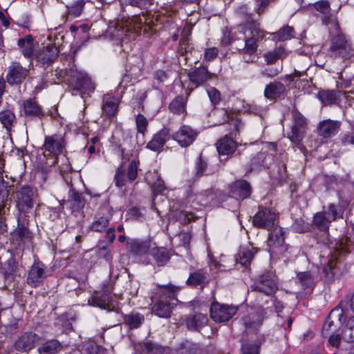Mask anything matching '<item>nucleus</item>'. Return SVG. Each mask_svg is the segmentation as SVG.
I'll return each instance as SVG.
<instances>
[{"label": "nucleus", "instance_id": "13", "mask_svg": "<svg viewBox=\"0 0 354 354\" xmlns=\"http://www.w3.org/2000/svg\"><path fill=\"white\" fill-rule=\"evenodd\" d=\"M111 291L112 288L109 285H104L102 292H95L88 302L94 306L110 310L113 298Z\"/></svg>", "mask_w": 354, "mask_h": 354}, {"label": "nucleus", "instance_id": "51", "mask_svg": "<svg viewBox=\"0 0 354 354\" xmlns=\"http://www.w3.org/2000/svg\"><path fill=\"white\" fill-rule=\"evenodd\" d=\"M304 134V129L292 127L290 132L288 133V138L293 144L299 145L301 142Z\"/></svg>", "mask_w": 354, "mask_h": 354}, {"label": "nucleus", "instance_id": "24", "mask_svg": "<svg viewBox=\"0 0 354 354\" xmlns=\"http://www.w3.org/2000/svg\"><path fill=\"white\" fill-rule=\"evenodd\" d=\"M341 122L337 120H325L320 122L317 127L318 134L328 138L336 135L340 129Z\"/></svg>", "mask_w": 354, "mask_h": 354}, {"label": "nucleus", "instance_id": "21", "mask_svg": "<svg viewBox=\"0 0 354 354\" xmlns=\"http://www.w3.org/2000/svg\"><path fill=\"white\" fill-rule=\"evenodd\" d=\"M19 267L15 258L8 259L0 268V273L3 275L6 283L14 282L18 275Z\"/></svg>", "mask_w": 354, "mask_h": 354}, {"label": "nucleus", "instance_id": "55", "mask_svg": "<svg viewBox=\"0 0 354 354\" xmlns=\"http://www.w3.org/2000/svg\"><path fill=\"white\" fill-rule=\"evenodd\" d=\"M136 128L138 133L145 134L148 127L147 119L142 114H138L136 118Z\"/></svg>", "mask_w": 354, "mask_h": 354}, {"label": "nucleus", "instance_id": "41", "mask_svg": "<svg viewBox=\"0 0 354 354\" xmlns=\"http://www.w3.org/2000/svg\"><path fill=\"white\" fill-rule=\"evenodd\" d=\"M264 341L265 338L262 337L254 343H243L240 348V354H260L261 346Z\"/></svg>", "mask_w": 354, "mask_h": 354}, {"label": "nucleus", "instance_id": "54", "mask_svg": "<svg viewBox=\"0 0 354 354\" xmlns=\"http://www.w3.org/2000/svg\"><path fill=\"white\" fill-rule=\"evenodd\" d=\"M314 8L322 15L328 14L330 11V3L328 0H320L313 3Z\"/></svg>", "mask_w": 354, "mask_h": 354}, {"label": "nucleus", "instance_id": "30", "mask_svg": "<svg viewBox=\"0 0 354 354\" xmlns=\"http://www.w3.org/2000/svg\"><path fill=\"white\" fill-rule=\"evenodd\" d=\"M127 248L135 255L141 256L148 252L151 248L149 240L130 239L127 242Z\"/></svg>", "mask_w": 354, "mask_h": 354}, {"label": "nucleus", "instance_id": "4", "mask_svg": "<svg viewBox=\"0 0 354 354\" xmlns=\"http://www.w3.org/2000/svg\"><path fill=\"white\" fill-rule=\"evenodd\" d=\"M227 122L230 125L229 135H225L220 138L216 143L218 153L220 156H230L237 148V143L232 137H236L239 132V127L241 122L238 118H230Z\"/></svg>", "mask_w": 354, "mask_h": 354}, {"label": "nucleus", "instance_id": "37", "mask_svg": "<svg viewBox=\"0 0 354 354\" xmlns=\"http://www.w3.org/2000/svg\"><path fill=\"white\" fill-rule=\"evenodd\" d=\"M21 53L26 58H31L34 55V41L32 37L29 35L24 38L19 39L17 43Z\"/></svg>", "mask_w": 354, "mask_h": 354}, {"label": "nucleus", "instance_id": "62", "mask_svg": "<svg viewBox=\"0 0 354 354\" xmlns=\"http://www.w3.org/2000/svg\"><path fill=\"white\" fill-rule=\"evenodd\" d=\"M337 260L335 259H329L327 261V265L324 268V272L325 274V277L328 279H330L333 277V269L335 266Z\"/></svg>", "mask_w": 354, "mask_h": 354}, {"label": "nucleus", "instance_id": "5", "mask_svg": "<svg viewBox=\"0 0 354 354\" xmlns=\"http://www.w3.org/2000/svg\"><path fill=\"white\" fill-rule=\"evenodd\" d=\"M67 73L69 77V85L73 90L80 93H85L94 90L95 87L86 73L77 70L75 67H72Z\"/></svg>", "mask_w": 354, "mask_h": 354}, {"label": "nucleus", "instance_id": "52", "mask_svg": "<svg viewBox=\"0 0 354 354\" xmlns=\"http://www.w3.org/2000/svg\"><path fill=\"white\" fill-rule=\"evenodd\" d=\"M199 349L196 344L186 342L177 350V354H198Z\"/></svg>", "mask_w": 354, "mask_h": 354}, {"label": "nucleus", "instance_id": "46", "mask_svg": "<svg viewBox=\"0 0 354 354\" xmlns=\"http://www.w3.org/2000/svg\"><path fill=\"white\" fill-rule=\"evenodd\" d=\"M342 339L347 344H352L354 342V316L347 320L342 331Z\"/></svg>", "mask_w": 354, "mask_h": 354}, {"label": "nucleus", "instance_id": "59", "mask_svg": "<svg viewBox=\"0 0 354 354\" xmlns=\"http://www.w3.org/2000/svg\"><path fill=\"white\" fill-rule=\"evenodd\" d=\"M292 117L293 124L292 127L304 129L306 125V118L299 112L293 113Z\"/></svg>", "mask_w": 354, "mask_h": 354}, {"label": "nucleus", "instance_id": "15", "mask_svg": "<svg viewBox=\"0 0 354 354\" xmlns=\"http://www.w3.org/2000/svg\"><path fill=\"white\" fill-rule=\"evenodd\" d=\"M197 136L198 133L195 129L184 124L172 135V138L182 147H187L193 143Z\"/></svg>", "mask_w": 354, "mask_h": 354}, {"label": "nucleus", "instance_id": "50", "mask_svg": "<svg viewBox=\"0 0 354 354\" xmlns=\"http://www.w3.org/2000/svg\"><path fill=\"white\" fill-rule=\"evenodd\" d=\"M85 1L84 0H77L69 5L66 6L68 12L74 17L80 16L84 8Z\"/></svg>", "mask_w": 354, "mask_h": 354}, {"label": "nucleus", "instance_id": "44", "mask_svg": "<svg viewBox=\"0 0 354 354\" xmlns=\"http://www.w3.org/2000/svg\"><path fill=\"white\" fill-rule=\"evenodd\" d=\"M68 201L76 210L82 209L85 205V201L82 194L76 192L75 189H70Z\"/></svg>", "mask_w": 354, "mask_h": 354}, {"label": "nucleus", "instance_id": "39", "mask_svg": "<svg viewBox=\"0 0 354 354\" xmlns=\"http://www.w3.org/2000/svg\"><path fill=\"white\" fill-rule=\"evenodd\" d=\"M151 255L159 266H165L170 259L169 253L165 248H152Z\"/></svg>", "mask_w": 354, "mask_h": 354}, {"label": "nucleus", "instance_id": "16", "mask_svg": "<svg viewBox=\"0 0 354 354\" xmlns=\"http://www.w3.org/2000/svg\"><path fill=\"white\" fill-rule=\"evenodd\" d=\"M251 289L270 295L276 291L277 287L271 276L268 273H265L259 277L257 281L251 286Z\"/></svg>", "mask_w": 354, "mask_h": 354}, {"label": "nucleus", "instance_id": "8", "mask_svg": "<svg viewBox=\"0 0 354 354\" xmlns=\"http://www.w3.org/2000/svg\"><path fill=\"white\" fill-rule=\"evenodd\" d=\"M337 218V207L330 203L327 210L317 212L313 217V224L319 230L328 232L332 221Z\"/></svg>", "mask_w": 354, "mask_h": 354}, {"label": "nucleus", "instance_id": "33", "mask_svg": "<svg viewBox=\"0 0 354 354\" xmlns=\"http://www.w3.org/2000/svg\"><path fill=\"white\" fill-rule=\"evenodd\" d=\"M286 91L285 85L280 82H273L268 84L264 90V96L270 100L279 97Z\"/></svg>", "mask_w": 354, "mask_h": 354}, {"label": "nucleus", "instance_id": "53", "mask_svg": "<svg viewBox=\"0 0 354 354\" xmlns=\"http://www.w3.org/2000/svg\"><path fill=\"white\" fill-rule=\"evenodd\" d=\"M115 184L118 187H122L126 185L127 180H128L125 170L122 167H120L118 168L115 177Z\"/></svg>", "mask_w": 354, "mask_h": 354}, {"label": "nucleus", "instance_id": "60", "mask_svg": "<svg viewBox=\"0 0 354 354\" xmlns=\"http://www.w3.org/2000/svg\"><path fill=\"white\" fill-rule=\"evenodd\" d=\"M340 140L344 146L354 145V125L352 127L351 132L345 133L340 136Z\"/></svg>", "mask_w": 354, "mask_h": 354}, {"label": "nucleus", "instance_id": "3", "mask_svg": "<svg viewBox=\"0 0 354 354\" xmlns=\"http://www.w3.org/2000/svg\"><path fill=\"white\" fill-rule=\"evenodd\" d=\"M180 286L169 283L157 285L151 296L153 303L151 313L160 318L167 319L171 315L174 304L171 301L176 300Z\"/></svg>", "mask_w": 354, "mask_h": 354}, {"label": "nucleus", "instance_id": "45", "mask_svg": "<svg viewBox=\"0 0 354 354\" xmlns=\"http://www.w3.org/2000/svg\"><path fill=\"white\" fill-rule=\"evenodd\" d=\"M14 235L17 236L19 239L23 242L29 241L32 239V234L29 229L26 227V223H20V218H18V225L14 232Z\"/></svg>", "mask_w": 354, "mask_h": 354}, {"label": "nucleus", "instance_id": "31", "mask_svg": "<svg viewBox=\"0 0 354 354\" xmlns=\"http://www.w3.org/2000/svg\"><path fill=\"white\" fill-rule=\"evenodd\" d=\"M344 320V310L342 308L336 307L329 313L326 322L323 326L324 330H330L333 326L337 328L338 325L342 324ZM335 328H333L334 330Z\"/></svg>", "mask_w": 354, "mask_h": 354}, {"label": "nucleus", "instance_id": "18", "mask_svg": "<svg viewBox=\"0 0 354 354\" xmlns=\"http://www.w3.org/2000/svg\"><path fill=\"white\" fill-rule=\"evenodd\" d=\"M21 113V115L30 120L35 118L41 119L44 115L41 106L39 105L35 99L32 98L25 100L23 102Z\"/></svg>", "mask_w": 354, "mask_h": 354}, {"label": "nucleus", "instance_id": "63", "mask_svg": "<svg viewBox=\"0 0 354 354\" xmlns=\"http://www.w3.org/2000/svg\"><path fill=\"white\" fill-rule=\"evenodd\" d=\"M149 183L151 185V188L156 194H161L165 189L164 181L158 177L156 181L149 182Z\"/></svg>", "mask_w": 354, "mask_h": 354}, {"label": "nucleus", "instance_id": "29", "mask_svg": "<svg viewBox=\"0 0 354 354\" xmlns=\"http://www.w3.org/2000/svg\"><path fill=\"white\" fill-rule=\"evenodd\" d=\"M328 343L337 351L334 354H353L354 348L353 344H347L344 340L342 342L339 335H332L328 338Z\"/></svg>", "mask_w": 354, "mask_h": 354}, {"label": "nucleus", "instance_id": "12", "mask_svg": "<svg viewBox=\"0 0 354 354\" xmlns=\"http://www.w3.org/2000/svg\"><path fill=\"white\" fill-rule=\"evenodd\" d=\"M47 277L45 265L40 262H35L30 267L26 279L27 283L31 287H37Z\"/></svg>", "mask_w": 354, "mask_h": 354}, {"label": "nucleus", "instance_id": "2", "mask_svg": "<svg viewBox=\"0 0 354 354\" xmlns=\"http://www.w3.org/2000/svg\"><path fill=\"white\" fill-rule=\"evenodd\" d=\"M142 30L145 33L149 32L151 30L144 15L118 19L109 26L107 33L118 40H123L125 38L134 39Z\"/></svg>", "mask_w": 354, "mask_h": 354}, {"label": "nucleus", "instance_id": "58", "mask_svg": "<svg viewBox=\"0 0 354 354\" xmlns=\"http://www.w3.org/2000/svg\"><path fill=\"white\" fill-rule=\"evenodd\" d=\"M145 354H162V349L151 342H145L142 346Z\"/></svg>", "mask_w": 354, "mask_h": 354}, {"label": "nucleus", "instance_id": "20", "mask_svg": "<svg viewBox=\"0 0 354 354\" xmlns=\"http://www.w3.org/2000/svg\"><path fill=\"white\" fill-rule=\"evenodd\" d=\"M33 192L29 187H23L16 192L17 206L20 212L32 207Z\"/></svg>", "mask_w": 354, "mask_h": 354}, {"label": "nucleus", "instance_id": "48", "mask_svg": "<svg viewBox=\"0 0 354 354\" xmlns=\"http://www.w3.org/2000/svg\"><path fill=\"white\" fill-rule=\"evenodd\" d=\"M272 35L278 41H286L294 37V29L289 26H285Z\"/></svg>", "mask_w": 354, "mask_h": 354}, {"label": "nucleus", "instance_id": "47", "mask_svg": "<svg viewBox=\"0 0 354 354\" xmlns=\"http://www.w3.org/2000/svg\"><path fill=\"white\" fill-rule=\"evenodd\" d=\"M186 100L183 96L176 97L169 104V110L174 114H181L185 111Z\"/></svg>", "mask_w": 354, "mask_h": 354}, {"label": "nucleus", "instance_id": "38", "mask_svg": "<svg viewBox=\"0 0 354 354\" xmlns=\"http://www.w3.org/2000/svg\"><path fill=\"white\" fill-rule=\"evenodd\" d=\"M288 53L283 47L279 46L272 50L268 51L263 54V57L268 65H270L276 62L279 59H283L287 56Z\"/></svg>", "mask_w": 354, "mask_h": 354}, {"label": "nucleus", "instance_id": "10", "mask_svg": "<svg viewBox=\"0 0 354 354\" xmlns=\"http://www.w3.org/2000/svg\"><path fill=\"white\" fill-rule=\"evenodd\" d=\"M276 214L269 208H260L259 212L254 216L253 224L254 226L266 229L269 231L274 227Z\"/></svg>", "mask_w": 354, "mask_h": 354}, {"label": "nucleus", "instance_id": "56", "mask_svg": "<svg viewBox=\"0 0 354 354\" xmlns=\"http://www.w3.org/2000/svg\"><path fill=\"white\" fill-rule=\"evenodd\" d=\"M138 161L133 160L129 165L127 170V179L130 182H133L138 176Z\"/></svg>", "mask_w": 354, "mask_h": 354}, {"label": "nucleus", "instance_id": "11", "mask_svg": "<svg viewBox=\"0 0 354 354\" xmlns=\"http://www.w3.org/2000/svg\"><path fill=\"white\" fill-rule=\"evenodd\" d=\"M65 147V140L60 135H53L45 138L43 145L44 155L57 156L63 152Z\"/></svg>", "mask_w": 354, "mask_h": 354}, {"label": "nucleus", "instance_id": "6", "mask_svg": "<svg viewBox=\"0 0 354 354\" xmlns=\"http://www.w3.org/2000/svg\"><path fill=\"white\" fill-rule=\"evenodd\" d=\"M329 54L333 57H348L352 53L351 43L343 33H338L331 38Z\"/></svg>", "mask_w": 354, "mask_h": 354}, {"label": "nucleus", "instance_id": "7", "mask_svg": "<svg viewBox=\"0 0 354 354\" xmlns=\"http://www.w3.org/2000/svg\"><path fill=\"white\" fill-rule=\"evenodd\" d=\"M284 231L280 227H275L269 234L268 245L271 255H283L288 250L285 245Z\"/></svg>", "mask_w": 354, "mask_h": 354}, {"label": "nucleus", "instance_id": "27", "mask_svg": "<svg viewBox=\"0 0 354 354\" xmlns=\"http://www.w3.org/2000/svg\"><path fill=\"white\" fill-rule=\"evenodd\" d=\"M59 50L53 44L47 45L41 49L36 55L37 61L43 64H49L53 62L57 57Z\"/></svg>", "mask_w": 354, "mask_h": 354}, {"label": "nucleus", "instance_id": "19", "mask_svg": "<svg viewBox=\"0 0 354 354\" xmlns=\"http://www.w3.org/2000/svg\"><path fill=\"white\" fill-rule=\"evenodd\" d=\"M245 329L247 333H254L259 330L263 324V310H255L245 316L243 319Z\"/></svg>", "mask_w": 354, "mask_h": 354}, {"label": "nucleus", "instance_id": "26", "mask_svg": "<svg viewBox=\"0 0 354 354\" xmlns=\"http://www.w3.org/2000/svg\"><path fill=\"white\" fill-rule=\"evenodd\" d=\"M189 81L195 87L203 85L208 80L212 79V75L204 66L194 68L188 74Z\"/></svg>", "mask_w": 354, "mask_h": 354}, {"label": "nucleus", "instance_id": "64", "mask_svg": "<svg viewBox=\"0 0 354 354\" xmlns=\"http://www.w3.org/2000/svg\"><path fill=\"white\" fill-rule=\"evenodd\" d=\"M218 53V50L215 48H209L205 50L204 58L207 62H211L214 59Z\"/></svg>", "mask_w": 354, "mask_h": 354}, {"label": "nucleus", "instance_id": "57", "mask_svg": "<svg viewBox=\"0 0 354 354\" xmlns=\"http://www.w3.org/2000/svg\"><path fill=\"white\" fill-rule=\"evenodd\" d=\"M206 91L212 105L216 106L218 104L221 99L220 92L214 87L211 86L207 87Z\"/></svg>", "mask_w": 354, "mask_h": 354}, {"label": "nucleus", "instance_id": "25", "mask_svg": "<svg viewBox=\"0 0 354 354\" xmlns=\"http://www.w3.org/2000/svg\"><path fill=\"white\" fill-rule=\"evenodd\" d=\"M230 192L232 197L243 200L250 196L251 187L246 180H239L230 185Z\"/></svg>", "mask_w": 354, "mask_h": 354}, {"label": "nucleus", "instance_id": "1", "mask_svg": "<svg viewBox=\"0 0 354 354\" xmlns=\"http://www.w3.org/2000/svg\"><path fill=\"white\" fill-rule=\"evenodd\" d=\"M268 32L261 28L260 23L248 19L245 24H242L236 27V35H242L241 37L234 39L235 48L241 55H253L258 50L259 42L262 41Z\"/></svg>", "mask_w": 354, "mask_h": 354}, {"label": "nucleus", "instance_id": "42", "mask_svg": "<svg viewBox=\"0 0 354 354\" xmlns=\"http://www.w3.org/2000/svg\"><path fill=\"white\" fill-rule=\"evenodd\" d=\"M296 279L298 283L304 290H307V292L312 290V287L314 284V278L310 272H299L297 274Z\"/></svg>", "mask_w": 354, "mask_h": 354}, {"label": "nucleus", "instance_id": "43", "mask_svg": "<svg viewBox=\"0 0 354 354\" xmlns=\"http://www.w3.org/2000/svg\"><path fill=\"white\" fill-rule=\"evenodd\" d=\"M339 93V91L335 90H324L318 93V97L325 105L333 104L337 102Z\"/></svg>", "mask_w": 354, "mask_h": 354}, {"label": "nucleus", "instance_id": "34", "mask_svg": "<svg viewBox=\"0 0 354 354\" xmlns=\"http://www.w3.org/2000/svg\"><path fill=\"white\" fill-rule=\"evenodd\" d=\"M208 322L207 317L202 313H198L186 318L187 327L190 330H199L205 326Z\"/></svg>", "mask_w": 354, "mask_h": 354}, {"label": "nucleus", "instance_id": "14", "mask_svg": "<svg viewBox=\"0 0 354 354\" xmlns=\"http://www.w3.org/2000/svg\"><path fill=\"white\" fill-rule=\"evenodd\" d=\"M39 339V337L36 333L25 332L17 337L14 344V348L20 353H28L35 347Z\"/></svg>", "mask_w": 354, "mask_h": 354}, {"label": "nucleus", "instance_id": "40", "mask_svg": "<svg viewBox=\"0 0 354 354\" xmlns=\"http://www.w3.org/2000/svg\"><path fill=\"white\" fill-rule=\"evenodd\" d=\"M207 280V272L203 269H199L191 273L186 281L188 286H196L204 283Z\"/></svg>", "mask_w": 354, "mask_h": 354}, {"label": "nucleus", "instance_id": "9", "mask_svg": "<svg viewBox=\"0 0 354 354\" xmlns=\"http://www.w3.org/2000/svg\"><path fill=\"white\" fill-rule=\"evenodd\" d=\"M237 310V306L214 302L210 308V315L216 322H225L229 321Z\"/></svg>", "mask_w": 354, "mask_h": 354}, {"label": "nucleus", "instance_id": "35", "mask_svg": "<svg viewBox=\"0 0 354 354\" xmlns=\"http://www.w3.org/2000/svg\"><path fill=\"white\" fill-rule=\"evenodd\" d=\"M124 324L130 329L139 328L145 321V316L138 312L133 311L123 315Z\"/></svg>", "mask_w": 354, "mask_h": 354}, {"label": "nucleus", "instance_id": "22", "mask_svg": "<svg viewBox=\"0 0 354 354\" xmlns=\"http://www.w3.org/2000/svg\"><path fill=\"white\" fill-rule=\"evenodd\" d=\"M28 71L21 66L19 63L14 62L9 67V71L6 76L9 84H19L26 78Z\"/></svg>", "mask_w": 354, "mask_h": 354}, {"label": "nucleus", "instance_id": "23", "mask_svg": "<svg viewBox=\"0 0 354 354\" xmlns=\"http://www.w3.org/2000/svg\"><path fill=\"white\" fill-rule=\"evenodd\" d=\"M171 138L170 130L168 128H162L156 133L153 138L147 143V148L153 151H159L162 149L166 142Z\"/></svg>", "mask_w": 354, "mask_h": 354}, {"label": "nucleus", "instance_id": "36", "mask_svg": "<svg viewBox=\"0 0 354 354\" xmlns=\"http://www.w3.org/2000/svg\"><path fill=\"white\" fill-rule=\"evenodd\" d=\"M62 349V344L57 339H50L43 343L37 348L39 354H57Z\"/></svg>", "mask_w": 354, "mask_h": 354}, {"label": "nucleus", "instance_id": "61", "mask_svg": "<svg viewBox=\"0 0 354 354\" xmlns=\"http://www.w3.org/2000/svg\"><path fill=\"white\" fill-rule=\"evenodd\" d=\"M153 0H128L129 4L140 9H147Z\"/></svg>", "mask_w": 354, "mask_h": 354}, {"label": "nucleus", "instance_id": "17", "mask_svg": "<svg viewBox=\"0 0 354 354\" xmlns=\"http://www.w3.org/2000/svg\"><path fill=\"white\" fill-rule=\"evenodd\" d=\"M111 217L112 213L110 207L107 205L102 207L96 214L95 220L90 225V229L98 232L104 231L108 227Z\"/></svg>", "mask_w": 354, "mask_h": 354}, {"label": "nucleus", "instance_id": "49", "mask_svg": "<svg viewBox=\"0 0 354 354\" xmlns=\"http://www.w3.org/2000/svg\"><path fill=\"white\" fill-rule=\"evenodd\" d=\"M15 120V115L12 111L6 110L0 112V122L8 131L11 129Z\"/></svg>", "mask_w": 354, "mask_h": 354}, {"label": "nucleus", "instance_id": "28", "mask_svg": "<svg viewBox=\"0 0 354 354\" xmlns=\"http://www.w3.org/2000/svg\"><path fill=\"white\" fill-rule=\"evenodd\" d=\"M119 104L120 100L118 97L110 94L104 95L102 104L103 114L109 118L114 116L118 112Z\"/></svg>", "mask_w": 354, "mask_h": 354}, {"label": "nucleus", "instance_id": "32", "mask_svg": "<svg viewBox=\"0 0 354 354\" xmlns=\"http://www.w3.org/2000/svg\"><path fill=\"white\" fill-rule=\"evenodd\" d=\"M257 252V249L252 245L241 246L239 249L236 261L242 266L248 267L250 265L254 255Z\"/></svg>", "mask_w": 354, "mask_h": 354}]
</instances>
